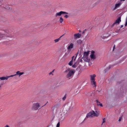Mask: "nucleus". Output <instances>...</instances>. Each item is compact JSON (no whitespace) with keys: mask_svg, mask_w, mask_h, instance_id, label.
<instances>
[{"mask_svg":"<svg viewBox=\"0 0 127 127\" xmlns=\"http://www.w3.org/2000/svg\"><path fill=\"white\" fill-rule=\"evenodd\" d=\"M98 114L99 113L97 112H90L87 114L86 117L84 119V121L87 118H92L94 116L97 117L98 116Z\"/></svg>","mask_w":127,"mask_h":127,"instance_id":"1","label":"nucleus"},{"mask_svg":"<svg viewBox=\"0 0 127 127\" xmlns=\"http://www.w3.org/2000/svg\"><path fill=\"white\" fill-rule=\"evenodd\" d=\"M59 115L61 117L59 119V121H62L64 120L65 117L68 115V113L67 112H60Z\"/></svg>","mask_w":127,"mask_h":127,"instance_id":"2","label":"nucleus"},{"mask_svg":"<svg viewBox=\"0 0 127 127\" xmlns=\"http://www.w3.org/2000/svg\"><path fill=\"white\" fill-rule=\"evenodd\" d=\"M5 33L4 34H2L0 32V39H1L3 37H4V36L10 37L11 36L10 35V32L7 30H5L4 31Z\"/></svg>","mask_w":127,"mask_h":127,"instance_id":"3","label":"nucleus"},{"mask_svg":"<svg viewBox=\"0 0 127 127\" xmlns=\"http://www.w3.org/2000/svg\"><path fill=\"white\" fill-rule=\"evenodd\" d=\"M95 76L96 75L95 74L90 75V77H91V84L94 87H96L95 79Z\"/></svg>","mask_w":127,"mask_h":127,"instance_id":"4","label":"nucleus"},{"mask_svg":"<svg viewBox=\"0 0 127 127\" xmlns=\"http://www.w3.org/2000/svg\"><path fill=\"white\" fill-rule=\"evenodd\" d=\"M41 106L40 104L38 102L34 103L32 105V110L36 111L39 108H41Z\"/></svg>","mask_w":127,"mask_h":127,"instance_id":"5","label":"nucleus"},{"mask_svg":"<svg viewBox=\"0 0 127 127\" xmlns=\"http://www.w3.org/2000/svg\"><path fill=\"white\" fill-rule=\"evenodd\" d=\"M75 72V71L74 70L71 69L70 71H69V72L66 75V77L68 78L71 77L72 75H73L74 74Z\"/></svg>","mask_w":127,"mask_h":127,"instance_id":"6","label":"nucleus"},{"mask_svg":"<svg viewBox=\"0 0 127 127\" xmlns=\"http://www.w3.org/2000/svg\"><path fill=\"white\" fill-rule=\"evenodd\" d=\"M89 51L87 52H84V55L83 57V59L85 61H86L88 60V56L89 54Z\"/></svg>","mask_w":127,"mask_h":127,"instance_id":"7","label":"nucleus"},{"mask_svg":"<svg viewBox=\"0 0 127 127\" xmlns=\"http://www.w3.org/2000/svg\"><path fill=\"white\" fill-rule=\"evenodd\" d=\"M78 54V53L76 54V56L75 57L74 56H73L72 57V60L68 63V64L69 65L71 66L72 65L73 62V60H74V61L75 60Z\"/></svg>","mask_w":127,"mask_h":127,"instance_id":"8","label":"nucleus"},{"mask_svg":"<svg viewBox=\"0 0 127 127\" xmlns=\"http://www.w3.org/2000/svg\"><path fill=\"white\" fill-rule=\"evenodd\" d=\"M60 107V106L59 104L56 105L53 107L52 108V110L53 111H57L58 109Z\"/></svg>","mask_w":127,"mask_h":127,"instance_id":"9","label":"nucleus"},{"mask_svg":"<svg viewBox=\"0 0 127 127\" xmlns=\"http://www.w3.org/2000/svg\"><path fill=\"white\" fill-rule=\"evenodd\" d=\"M74 44L73 43H71L67 48V49L68 51L69 52H70L71 50V49L73 47Z\"/></svg>","mask_w":127,"mask_h":127,"instance_id":"10","label":"nucleus"},{"mask_svg":"<svg viewBox=\"0 0 127 127\" xmlns=\"http://www.w3.org/2000/svg\"><path fill=\"white\" fill-rule=\"evenodd\" d=\"M67 14L68 13L64 11H61L59 12H57L55 16L56 17L57 16H60L62 14Z\"/></svg>","mask_w":127,"mask_h":127,"instance_id":"11","label":"nucleus"},{"mask_svg":"<svg viewBox=\"0 0 127 127\" xmlns=\"http://www.w3.org/2000/svg\"><path fill=\"white\" fill-rule=\"evenodd\" d=\"M121 18L120 17H119L115 21V22L112 25V26H114L115 24L116 23H118L119 24L120 22H121Z\"/></svg>","mask_w":127,"mask_h":127,"instance_id":"12","label":"nucleus"},{"mask_svg":"<svg viewBox=\"0 0 127 127\" xmlns=\"http://www.w3.org/2000/svg\"><path fill=\"white\" fill-rule=\"evenodd\" d=\"M81 36V34L80 33H76L74 35V39H76L79 38Z\"/></svg>","mask_w":127,"mask_h":127,"instance_id":"13","label":"nucleus"},{"mask_svg":"<svg viewBox=\"0 0 127 127\" xmlns=\"http://www.w3.org/2000/svg\"><path fill=\"white\" fill-rule=\"evenodd\" d=\"M121 4V2H120L116 4L115 5V7L113 9V10H114L117 8L119 7L120 6Z\"/></svg>","mask_w":127,"mask_h":127,"instance_id":"14","label":"nucleus"},{"mask_svg":"<svg viewBox=\"0 0 127 127\" xmlns=\"http://www.w3.org/2000/svg\"><path fill=\"white\" fill-rule=\"evenodd\" d=\"M24 73L23 72H21L20 71H18L16 72L15 74L16 76H18L19 77L21 75L24 74Z\"/></svg>","mask_w":127,"mask_h":127,"instance_id":"15","label":"nucleus"},{"mask_svg":"<svg viewBox=\"0 0 127 127\" xmlns=\"http://www.w3.org/2000/svg\"><path fill=\"white\" fill-rule=\"evenodd\" d=\"M16 74H15L13 75H11L10 76H6L5 77H4L5 80H7L10 77H14V76H16Z\"/></svg>","mask_w":127,"mask_h":127,"instance_id":"16","label":"nucleus"},{"mask_svg":"<svg viewBox=\"0 0 127 127\" xmlns=\"http://www.w3.org/2000/svg\"><path fill=\"white\" fill-rule=\"evenodd\" d=\"M96 102L98 106H99L101 107L102 106V104L101 103H100V102H99L98 100H96Z\"/></svg>","mask_w":127,"mask_h":127,"instance_id":"17","label":"nucleus"},{"mask_svg":"<svg viewBox=\"0 0 127 127\" xmlns=\"http://www.w3.org/2000/svg\"><path fill=\"white\" fill-rule=\"evenodd\" d=\"M91 58L92 59H95V56L94 54H92L90 55Z\"/></svg>","mask_w":127,"mask_h":127,"instance_id":"18","label":"nucleus"},{"mask_svg":"<svg viewBox=\"0 0 127 127\" xmlns=\"http://www.w3.org/2000/svg\"><path fill=\"white\" fill-rule=\"evenodd\" d=\"M108 36H104V35L101 36V37L103 39H105L108 37Z\"/></svg>","mask_w":127,"mask_h":127,"instance_id":"19","label":"nucleus"},{"mask_svg":"<svg viewBox=\"0 0 127 127\" xmlns=\"http://www.w3.org/2000/svg\"><path fill=\"white\" fill-rule=\"evenodd\" d=\"M62 36H61L58 39H55L54 40L55 42H58L60 40V38Z\"/></svg>","mask_w":127,"mask_h":127,"instance_id":"20","label":"nucleus"},{"mask_svg":"<svg viewBox=\"0 0 127 127\" xmlns=\"http://www.w3.org/2000/svg\"><path fill=\"white\" fill-rule=\"evenodd\" d=\"M63 21V19L62 17H60V18L59 21L61 23H62Z\"/></svg>","mask_w":127,"mask_h":127,"instance_id":"21","label":"nucleus"},{"mask_svg":"<svg viewBox=\"0 0 127 127\" xmlns=\"http://www.w3.org/2000/svg\"><path fill=\"white\" fill-rule=\"evenodd\" d=\"M77 64L76 63H75L74 64L72 65V67L73 68H75L77 66Z\"/></svg>","mask_w":127,"mask_h":127,"instance_id":"22","label":"nucleus"},{"mask_svg":"<svg viewBox=\"0 0 127 127\" xmlns=\"http://www.w3.org/2000/svg\"><path fill=\"white\" fill-rule=\"evenodd\" d=\"M70 70L69 68H68L64 71V72L65 73H68L69 71H70Z\"/></svg>","mask_w":127,"mask_h":127,"instance_id":"23","label":"nucleus"},{"mask_svg":"<svg viewBox=\"0 0 127 127\" xmlns=\"http://www.w3.org/2000/svg\"><path fill=\"white\" fill-rule=\"evenodd\" d=\"M122 117H123V116H122L121 117H120L119 118V120H118L120 122V121H121V120L122 119Z\"/></svg>","mask_w":127,"mask_h":127,"instance_id":"24","label":"nucleus"},{"mask_svg":"<svg viewBox=\"0 0 127 127\" xmlns=\"http://www.w3.org/2000/svg\"><path fill=\"white\" fill-rule=\"evenodd\" d=\"M103 122H102V123L101 125L102 124L104 123L105 122V118H104L103 119Z\"/></svg>","mask_w":127,"mask_h":127,"instance_id":"25","label":"nucleus"},{"mask_svg":"<svg viewBox=\"0 0 127 127\" xmlns=\"http://www.w3.org/2000/svg\"><path fill=\"white\" fill-rule=\"evenodd\" d=\"M60 126V122H59L57 124L56 127H59Z\"/></svg>","mask_w":127,"mask_h":127,"instance_id":"26","label":"nucleus"},{"mask_svg":"<svg viewBox=\"0 0 127 127\" xmlns=\"http://www.w3.org/2000/svg\"><path fill=\"white\" fill-rule=\"evenodd\" d=\"M66 98V95H65L64 96L63 98L62 99L63 100H64Z\"/></svg>","mask_w":127,"mask_h":127,"instance_id":"27","label":"nucleus"},{"mask_svg":"<svg viewBox=\"0 0 127 127\" xmlns=\"http://www.w3.org/2000/svg\"><path fill=\"white\" fill-rule=\"evenodd\" d=\"M64 17L66 18H67L68 17V16L67 15H66L64 16Z\"/></svg>","mask_w":127,"mask_h":127,"instance_id":"28","label":"nucleus"},{"mask_svg":"<svg viewBox=\"0 0 127 127\" xmlns=\"http://www.w3.org/2000/svg\"><path fill=\"white\" fill-rule=\"evenodd\" d=\"M49 75H50L51 74L53 75V74L51 72L49 73Z\"/></svg>","mask_w":127,"mask_h":127,"instance_id":"29","label":"nucleus"},{"mask_svg":"<svg viewBox=\"0 0 127 127\" xmlns=\"http://www.w3.org/2000/svg\"><path fill=\"white\" fill-rule=\"evenodd\" d=\"M108 69V68H107L104 70V71L105 72L107 71Z\"/></svg>","mask_w":127,"mask_h":127,"instance_id":"30","label":"nucleus"},{"mask_svg":"<svg viewBox=\"0 0 127 127\" xmlns=\"http://www.w3.org/2000/svg\"><path fill=\"white\" fill-rule=\"evenodd\" d=\"M68 55V54H67V53H65L64 55L65 56H67Z\"/></svg>","mask_w":127,"mask_h":127,"instance_id":"31","label":"nucleus"},{"mask_svg":"<svg viewBox=\"0 0 127 127\" xmlns=\"http://www.w3.org/2000/svg\"><path fill=\"white\" fill-rule=\"evenodd\" d=\"M95 53V52L94 51H92V54H93Z\"/></svg>","mask_w":127,"mask_h":127,"instance_id":"32","label":"nucleus"},{"mask_svg":"<svg viewBox=\"0 0 127 127\" xmlns=\"http://www.w3.org/2000/svg\"><path fill=\"white\" fill-rule=\"evenodd\" d=\"M115 48V45H114V46H113V50H114V49Z\"/></svg>","mask_w":127,"mask_h":127,"instance_id":"33","label":"nucleus"},{"mask_svg":"<svg viewBox=\"0 0 127 127\" xmlns=\"http://www.w3.org/2000/svg\"><path fill=\"white\" fill-rule=\"evenodd\" d=\"M111 67V65H110L109 66V69Z\"/></svg>","mask_w":127,"mask_h":127,"instance_id":"34","label":"nucleus"},{"mask_svg":"<svg viewBox=\"0 0 127 127\" xmlns=\"http://www.w3.org/2000/svg\"><path fill=\"white\" fill-rule=\"evenodd\" d=\"M54 70H55V69H54V70H52V72H52V73L53 72H54Z\"/></svg>","mask_w":127,"mask_h":127,"instance_id":"35","label":"nucleus"},{"mask_svg":"<svg viewBox=\"0 0 127 127\" xmlns=\"http://www.w3.org/2000/svg\"><path fill=\"white\" fill-rule=\"evenodd\" d=\"M54 70H55V69H54V70H52V72H52V73L53 72H54Z\"/></svg>","mask_w":127,"mask_h":127,"instance_id":"36","label":"nucleus"},{"mask_svg":"<svg viewBox=\"0 0 127 127\" xmlns=\"http://www.w3.org/2000/svg\"><path fill=\"white\" fill-rule=\"evenodd\" d=\"M125 0H120V1H125Z\"/></svg>","mask_w":127,"mask_h":127,"instance_id":"37","label":"nucleus"},{"mask_svg":"<svg viewBox=\"0 0 127 127\" xmlns=\"http://www.w3.org/2000/svg\"><path fill=\"white\" fill-rule=\"evenodd\" d=\"M1 85H0V88H1Z\"/></svg>","mask_w":127,"mask_h":127,"instance_id":"38","label":"nucleus"},{"mask_svg":"<svg viewBox=\"0 0 127 127\" xmlns=\"http://www.w3.org/2000/svg\"><path fill=\"white\" fill-rule=\"evenodd\" d=\"M123 25L121 26V28L123 27Z\"/></svg>","mask_w":127,"mask_h":127,"instance_id":"39","label":"nucleus"},{"mask_svg":"<svg viewBox=\"0 0 127 127\" xmlns=\"http://www.w3.org/2000/svg\"><path fill=\"white\" fill-rule=\"evenodd\" d=\"M6 9H8V8H6Z\"/></svg>","mask_w":127,"mask_h":127,"instance_id":"40","label":"nucleus"},{"mask_svg":"<svg viewBox=\"0 0 127 127\" xmlns=\"http://www.w3.org/2000/svg\"><path fill=\"white\" fill-rule=\"evenodd\" d=\"M49 127V126H48V127Z\"/></svg>","mask_w":127,"mask_h":127,"instance_id":"41","label":"nucleus"},{"mask_svg":"<svg viewBox=\"0 0 127 127\" xmlns=\"http://www.w3.org/2000/svg\"><path fill=\"white\" fill-rule=\"evenodd\" d=\"M126 127H127V126Z\"/></svg>","mask_w":127,"mask_h":127,"instance_id":"42","label":"nucleus"}]
</instances>
